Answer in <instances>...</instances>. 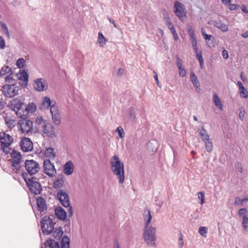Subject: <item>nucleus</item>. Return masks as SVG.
<instances>
[{
  "label": "nucleus",
  "instance_id": "1",
  "mask_svg": "<svg viewBox=\"0 0 248 248\" xmlns=\"http://www.w3.org/2000/svg\"><path fill=\"white\" fill-rule=\"evenodd\" d=\"M63 207H64L67 211L63 209V225L64 231L63 233H69L70 232V218L73 216V210L70 204V198L67 193L63 192Z\"/></svg>",
  "mask_w": 248,
  "mask_h": 248
},
{
  "label": "nucleus",
  "instance_id": "2",
  "mask_svg": "<svg viewBox=\"0 0 248 248\" xmlns=\"http://www.w3.org/2000/svg\"><path fill=\"white\" fill-rule=\"evenodd\" d=\"M111 170L113 173L116 176L120 184L124 181V165L121 162L117 155L113 156L110 160Z\"/></svg>",
  "mask_w": 248,
  "mask_h": 248
},
{
  "label": "nucleus",
  "instance_id": "3",
  "mask_svg": "<svg viewBox=\"0 0 248 248\" xmlns=\"http://www.w3.org/2000/svg\"><path fill=\"white\" fill-rule=\"evenodd\" d=\"M156 229L154 227H144L143 237L145 243L148 246L155 247L156 246Z\"/></svg>",
  "mask_w": 248,
  "mask_h": 248
},
{
  "label": "nucleus",
  "instance_id": "4",
  "mask_svg": "<svg viewBox=\"0 0 248 248\" xmlns=\"http://www.w3.org/2000/svg\"><path fill=\"white\" fill-rule=\"evenodd\" d=\"M28 174L24 172L22 173V176L30 191L35 195L39 194L42 191L40 184L35 181L33 177L28 178Z\"/></svg>",
  "mask_w": 248,
  "mask_h": 248
},
{
  "label": "nucleus",
  "instance_id": "5",
  "mask_svg": "<svg viewBox=\"0 0 248 248\" xmlns=\"http://www.w3.org/2000/svg\"><path fill=\"white\" fill-rule=\"evenodd\" d=\"M13 137L8 134L4 133L0 135V148L5 154L10 152L11 148L9 146L13 142Z\"/></svg>",
  "mask_w": 248,
  "mask_h": 248
},
{
  "label": "nucleus",
  "instance_id": "6",
  "mask_svg": "<svg viewBox=\"0 0 248 248\" xmlns=\"http://www.w3.org/2000/svg\"><path fill=\"white\" fill-rule=\"evenodd\" d=\"M55 223L50 217L45 216L41 221V227L44 234L48 235L54 230Z\"/></svg>",
  "mask_w": 248,
  "mask_h": 248
},
{
  "label": "nucleus",
  "instance_id": "7",
  "mask_svg": "<svg viewBox=\"0 0 248 248\" xmlns=\"http://www.w3.org/2000/svg\"><path fill=\"white\" fill-rule=\"evenodd\" d=\"M9 108L15 111L19 117H22V112L24 111L25 105L19 99L15 98L11 100L8 105Z\"/></svg>",
  "mask_w": 248,
  "mask_h": 248
},
{
  "label": "nucleus",
  "instance_id": "8",
  "mask_svg": "<svg viewBox=\"0 0 248 248\" xmlns=\"http://www.w3.org/2000/svg\"><path fill=\"white\" fill-rule=\"evenodd\" d=\"M0 91L6 97L12 98L18 94L19 88L15 84H6L2 86Z\"/></svg>",
  "mask_w": 248,
  "mask_h": 248
},
{
  "label": "nucleus",
  "instance_id": "9",
  "mask_svg": "<svg viewBox=\"0 0 248 248\" xmlns=\"http://www.w3.org/2000/svg\"><path fill=\"white\" fill-rule=\"evenodd\" d=\"M17 127L22 133L28 134L33 129V123L30 120L22 118L18 121Z\"/></svg>",
  "mask_w": 248,
  "mask_h": 248
},
{
  "label": "nucleus",
  "instance_id": "10",
  "mask_svg": "<svg viewBox=\"0 0 248 248\" xmlns=\"http://www.w3.org/2000/svg\"><path fill=\"white\" fill-rule=\"evenodd\" d=\"M25 167L31 175L36 174L40 170L39 163L33 160H26L25 162Z\"/></svg>",
  "mask_w": 248,
  "mask_h": 248
},
{
  "label": "nucleus",
  "instance_id": "11",
  "mask_svg": "<svg viewBox=\"0 0 248 248\" xmlns=\"http://www.w3.org/2000/svg\"><path fill=\"white\" fill-rule=\"evenodd\" d=\"M11 156L12 158V166L16 170H19L20 169V164L22 159V155L21 154L16 150H13L11 154Z\"/></svg>",
  "mask_w": 248,
  "mask_h": 248
},
{
  "label": "nucleus",
  "instance_id": "12",
  "mask_svg": "<svg viewBox=\"0 0 248 248\" xmlns=\"http://www.w3.org/2000/svg\"><path fill=\"white\" fill-rule=\"evenodd\" d=\"M53 188L57 191V198L62 204V176H59L53 182Z\"/></svg>",
  "mask_w": 248,
  "mask_h": 248
},
{
  "label": "nucleus",
  "instance_id": "13",
  "mask_svg": "<svg viewBox=\"0 0 248 248\" xmlns=\"http://www.w3.org/2000/svg\"><path fill=\"white\" fill-rule=\"evenodd\" d=\"M174 12L175 15L182 20L183 18L186 16V11L184 5L179 1H175L174 4Z\"/></svg>",
  "mask_w": 248,
  "mask_h": 248
},
{
  "label": "nucleus",
  "instance_id": "14",
  "mask_svg": "<svg viewBox=\"0 0 248 248\" xmlns=\"http://www.w3.org/2000/svg\"><path fill=\"white\" fill-rule=\"evenodd\" d=\"M44 168L45 173L50 177H52L56 173L54 166L51 163L49 159L44 161Z\"/></svg>",
  "mask_w": 248,
  "mask_h": 248
},
{
  "label": "nucleus",
  "instance_id": "15",
  "mask_svg": "<svg viewBox=\"0 0 248 248\" xmlns=\"http://www.w3.org/2000/svg\"><path fill=\"white\" fill-rule=\"evenodd\" d=\"M34 88L38 92L46 90L48 88V84L46 80L43 78H39L34 80Z\"/></svg>",
  "mask_w": 248,
  "mask_h": 248
},
{
  "label": "nucleus",
  "instance_id": "16",
  "mask_svg": "<svg viewBox=\"0 0 248 248\" xmlns=\"http://www.w3.org/2000/svg\"><path fill=\"white\" fill-rule=\"evenodd\" d=\"M20 146L24 152L31 151L33 149L32 143L28 138L24 139L20 142Z\"/></svg>",
  "mask_w": 248,
  "mask_h": 248
},
{
  "label": "nucleus",
  "instance_id": "17",
  "mask_svg": "<svg viewBox=\"0 0 248 248\" xmlns=\"http://www.w3.org/2000/svg\"><path fill=\"white\" fill-rule=\"evenodd\" d=\"M75 166L71 161H68L63 166V172L66 175H71L74 171Z\"/></svg>",
  "mask_w": 248,
  "mask_h": 248
},
{
  "label": "nucleus",
  "instance_id": "18",
  "mask_svg": "<svg viewBox=\"0 0 248 248\" xmlns=\"http://www.w3.org/2000/svg\"><path fill=\"white\" fill-rule=\"evenodd\" d=\"M47 123V121L42 117H37L34 122L35 128L38 131H40L45 126H46V124Z\"/></svg>",
  "mask_w": 248,
  "mask_h": 248
},
{
  "label": "nucleus",
  "instance_id": "19",
  "mask_svg": "<svg viewBox=\"0 0 248 248\" xmlns=\"http://www.w3.org/2000/svg\"><path fill=\"white\" fill-rule=\"evenodd\" d=\"M201 31L202 35L203 38L205 40L206 43L209 46H214V42L215 41V37L212 35L206 34L203 28L202 29Z\"/></svg>",
  "mask_w": 248,
  "mask_h": 248
},
{
  "label": "nucleus",
  "instance_id": "20",
  "mask_svg": "<svg viewBox=\"0 0 248 248\" xmlns=\"http://www.w3.org/2000/svg\"><path fill=\"white\" fill-rule=\"evenodd\" d=\"M40 132H43L46 134V136L53 137L54 136V127L52 124L49 123L46 124V126H45Z\"/></svg>",
  "mask_w": 248,
  "mask_h": 248
},
{
  "label": "nucleus",
  "instance_id": "21",
  "mask_svg": "<svg viewBox=\"0 0 248 248\" xmlns=\"http://www.w3.org/2000/svg\"><path fill=\"white\" fill-rule=\"evenodd\" d=\"M50 111L52 114V118L53 122L56 124H59L61 123V116L60 114L56 112V107L52 106L50 108Z\"/></svg>",
  "mask_w": 248,
  "mask_h": 248
},
{
  "label": "nucleus",
  "instance_id": "22",
  "mask_svg": "<svg viewBox=\"0 0 248 248\" xmlns=\"http://www.w3.org/2000/svg\"><path fill=\"white\" fill-rule=\"evenodd\" d=\"M143 218L145 222V227H153L151 224L152 220V216L151 211L148 209L146 208L144 210L143 213Z\"/></svg>",
  "mask_w": 248,
  "mask_h": 248
},
{
  "label": "nucleus",
  "instance_id": "23",
  "mask_svg": "<svg viewBox=\"0 0 248 248\" xmlns=\"http://www.w3.org/2000/svg\"><path fill=\"white\" fill-rule=\"evenodd\" d=\"M37 205L39 210L43 212L47 209V203L44 198L42 197H38L36 199Z\"/></svg>",
  "mask_w": 248,
  "mask_h": 248
},
{
  "label": "nucleus",
  "instance_id": "24",
  "mask_svg": "<svg viewBox=\"0 0 248 248\" xmlns=\"http://www.w3.org/2000/svg\"><path fill=\"white\" fill-rule=\"evenodd\" d=\"M25 110L23 111V115H26L28 114L29 113H32L34 112L36 109V105L33 103H30L28 106L25 105V107H24Z\"/></svg>",
  "mask_w": 248,
  "mask_h": 248
},
{
  "label": "nucleus",
  "instance_id": "25",
  "mask_svg": "<svg viewBox=\"0 0 248 248\" xmlns=\"http://www.w3.org/2000/svg\"><path fill=\"white\" fill-rule=\"evenodd\" d=\"M190 78L194 86L196 89L197 92H199L200 90V83L197 79V76L193 72H191L190 73Z\"/></svg>",
  "mask_w": 248,
  "mask_h": 248
},
{
  "label": "nucleus",
  "instance_id": "26",
  "mask_svg": "<svg viewBox=\"0 0 248 248\" xmlns=\"http://www.w3.org/2000/svg\"><path fill=\"white\" fill-rule=\"evenodd\" d=\"M199 136L203 141H206L209 139V136L207 134V131L202 127L201 128H199L198 130Z\"/></svg>",
  "mask_w": 248,
  "mask_h": 248
},
{
  "label": "nucleus",
  "instance_id": "27",
  "mask_svg": "<svg viewBox=\"0 0 248 248\" xmlns=\"http://www.w3.org/2000/svg\"><path fill=\"white\" fill-rule=\"evenodd\" d=\"M213 100L215 106L220 110H222L223 109V105L219 97L216 93L213 94Z\"/></svg>",
  "mask_w": 248,
  "mask_h": 248
},
{
  "label": "nucleus",
  "instance_id": "28",
  "mask_svg": "<svg viewBox=\"0 0 248 248\" xmlns=\"http://www.w3.org/2000/svg\"><path fill=\"white\" fill-rule=\"evenodd\" d=\"M53 236L57 240H60V242L61 243L62 246V239H61L62 236V229L61 227L59 228L56 229L54 231H52Z\"/></svg>",
  "mask_w": 248,
  "mask_h": 248
},
{
  "label": "nucleus",
  "instance_id": "29",
  "mask_svg": "<svg viewBox=\"0 0 248 248\" xmlns=\"http://www.w3.org/2000/svg\"><path fill=\"white\" fill-rule=\"evenodd\" d=\"M20 76L19 78V79L23 81V83L21 85L26 86L28 81V74L25 71H22V72L20 73Z\"/></svg>",
  "mask_w": 248,
  "mask_h": 248
},
{
  "label": "nucleus",
  "instance_id": "30",
  "mask_svg": "<svg viewBox=\"0 0 248 248\" xmlns=\"http://www.w3.org/2000/svg\"><path fill=\"white\" fill-rule=\"evenodd\" d=\"M55 217L59 219L62 220V207L60 206H54Z\"/></svg>",
  "mask_w": 248,
  "mask_h": 248
},
{
  "label": "nucleus",
  "instance_id": "31",
  "mask_svg": "<svg viewBox=\"0 0 248 248\" xmlns=\"http://www.w3.org/2000/svg\"><path fill=\"white\" fill-rule=\"evenodd\" d=\"M106 38L104 36L101 32H99L97 42L99 44L100 47H103L106 44Z\"/></svg>",
  "mask_w": 248,
  "mask_h": 248
},
{
  "label": "nucleus",
  "instance_id": "32",
  "mask_svg": "<svg viewBox=\"0 0 248 248\" xmlns=\"http://www.w3.org/2000/svg\"><path fill=\"white\" fill-rule=\"evenodd\" d=\"M215 26L224 32L227 31L229 30L228 25L221 21L216 22Z\"/></svg>",
  "mask_w": 248,
  "mask_h": 248
},
{
  "label": "nucleus",
  "instance_id": "33",
  "mask_svg": "<svg viewBox=\"0 0 248 248\" xmlns=\"http://www.w3.org/2000/svg\"><path fill=\"white\" fill-rule=\"evenodd\" d=\"M45 155L50 159L54 158L55 154L54 153V149L52 148H47L46 149L45 153Z\"/></svg>",
  "mask_w": 248,
  "mask_h": 248
},
{
  "label": "nucleus",
  "instance_id": "34",
  "mask_svg": "<svg viewBox=\"0 0 248 248\" xmlns=\"http://www.w3.org/2000/svg\"><path fill=\"white\" fill-rule=\"evenodd\" d=\"M12 70L11 68L8 66H3L0 71V76H4L6 74L12 75Z\"/></svg>",
  "mask_w": 248,
  "mask_h": 248
},
{
  "label": "nucleus",
  "instance_id": "35",
  "mask_svg": "<svg viewBox=\"0 0 248 248\" xmlns=\"http://www.w3.org/2000/svg\"><path fill=\"white\" fill-rule=\"evenodd\" d=\"M50 105L51 100L50 98L48 97H45L43 100L42 107L45 109H48L50 107H52Z\"/></svg>",
  "mask_w": 248,
  "mask_h": 248
},
{
  "label": "nucleus",
  "instance_id": "36",
  "mask_svg": "<svg viewBox=\"0 0 248 248\" xmlns=\"http://www.w3.org/2000/svg\"><path fill=\"white\" fill-rule=\"evenodd\" d=\"M195 54L197 59L199 62L200 67L202 69L204 67V60L202 55V51H200L197 52V53H195Z\"/></svg>",
  "mask_w": 248,
  "mask_h": 248
},
{
  "label": "nucleus",
  "instance_id": "37",
  "mask_svg": "<svg viewBox=\"0 0 248 248\" xmlns=\"http://www.w3.org/2000/svg\"><path fill=\"white\" fill-rule=\"evenodd\" d=\"M0 26L1 27V28L3 31L5 33L6 35L7 36L8 38H9L10 37V33L9 32L8 29L6 25L4 22L0 21Z\"/></svg>",
  "mask_w": 248,
  "mask_h": 248
},
{
  "label": "nucleus",
  "instance_id": "38",
  "mask_svg": "<svg viewBox=\"0 0 248 248\" xmlns=\"http://www.w3.org/2000/svg\"><path fill=\"white\" fill-rule=\"evenodd\" d=\"M204 142L205 143V146L207 151L208 152H211L213 150V144L211 140L209 139L206 141H204Z\"/></svg>",
  "mask_w": 248,
  "mask_h": 248
},
{
  "label": "nucleus",
  "instance_id": "39",
  "mask_svg": "<svg viewBox=\"0 0 248 248\" xmlns=\"http://www.w3.org/2000/svg\"><path fill=\"white\" fill-rule=\"evenodd\" d=\"M242 226L243 229V230L245 232L248 231V217H244L242 222Z\"/></svg>",
  "mask_w": 248,
  "mask_h": 248
},
{
  "label": "nucleus",
  "instance_id": "40",
  "mask_svg": "<svg viewBox=\"0 0 248 248\" xmlns=\"http://www.w3.org/2000/svg\"><path fill=\"white\" fill-rule=\"evenodd\" d=\"M63 248H70V239L67 236H63Z\"/></svg>",
  "mask_w": 248,
  "mask_h": 248
},
{
  "label": "nucleus",
  "instance_id": "41",
  "mask_svg": "<svg viewBox=\"0 0 248 248\" xmlns=\"http://www.w3.org/2000/svg\"><path fill=\"white\" fill-rule=\"evenodd\" d=\"M239 91L240 95L241 97L244 98H247L248 97V92L244 87H241V88L239 89Z\"/></svg>",
  "mask_w": 248,
  "mask_h": 248
},
{
  "label": "nucleus",
  "instance_id": "42",
  "mask_svg": "<svg viewBox=\"0 0 248 248\" xmlns=\"http://www.w3.org/2000/svg\"><path fill=\"white\" fill-rule=\"evenodd\" d=\"M5 124L8 127H11L15 125V121L10 118H4Z\"/></svg>",
  "mask_w": 248,
  "mask_h": 248
},
{
  "label": "nucleus",
  "instance_id": "43",
  "mask_svg": "<svg viewBox=\"0 0 248 248\" xmlns=\"http://www.w3.org/2000/svg\"><path fill=\"white\" fill-rule=\"evenodd\" d=\"M129 119L131 120H134L136 119L135 111L133 108H130L129 110Z\"/></svg>",
  "mask_w": 248,
  "mask_h": 248
},
{
  "label": "nucleus",
  "instance_id": "44",
  "mask_svg": "<svg viewBox=\"0 0 248 248\" xmlns=\"http://www.w3.org/2000/svg\"><path fill=\"white\" fill-rule=\"evenodd\" d=\"M199 232L202 236L206 237V234L207 232V228L205 227L201 226L199 228Z\"/></svg>",
  "mask_w": 248,
  "mask_h": 248
},
{
  "label": "nucleus",
  "instance_id": "45",
  "mask_svg": "<svg viewBox=\"0 0 248 248\" xmlns=\"http://www.w3.org/2000/svg\"><path fill=\"white\" fill-rule=\"evenodd\" d=\"M198 198L200 200V203L203 204L204 202V192H199L197 193Z\"/></svg>",
  "mask_w": 248,
  "mask_h": 248
},
{
  "label": "nucleus",
  "instance_id": "46",
  "mask_svg": "<svg viewBox=\"0 0 248 248\" xmlns=\"http://www.w3.org/2000/svg\"><path fill=\"white\" fill-rule=\"evenodd\" d=\"M179 238L178 241V246L179 248H182L184 245L183 235L182 233H179Z\"/></svg>",
  "mask_w": 248,
  "mask_h": 248
},
{
  "label": "nucleus",
  "instance_id": "47",
  "mask_svg": "<svg viewBox=\"0 0 248 248\" xmlns=\"http://www.w3.org/2000/svg\"><path fill=\"white\" fill-rule=\"evenodd\" d=\"M25 62V60L23 58H19L16 62V65L19 68H23Z\"/></svg>",
  "mask_w": 248,
  "mask_h": 248
},
{
  "label": "nucleus",
  "instance_id": "48",
  "mask_svg": "<svg viewBox=\"0 0 248 248\" xmlns=\"http://www.w3.org/2000/svg\"><path fill=\"white\" fill-rule=\"evenodd\" d=\"M247 212V210L246 208H241L239 210L238 215L243 218L244 217H247L246 216Z\"/></svg>",
  "mask_w": 248,
  "mask_h": 248
},
{
  "label": "nucleus",
  "instance_id": "49",
  "mask_svg": "<svg viewBox=\"0 0 248 248\" xmlns=\"http://www.w3.org/2000/svg\"><path fill=\"white\" fill-rule=\"evenodd\" d=\"M117 131L118 132L119 137L121 138H123L124 137V132L122 127L119 126L117 128Z\"/></svg>",
  "mask_w": 248,
  "mask_h": 248
},
{
  "label": "nucleus",
  "instance_id": "50",
  "mask_svg": "<svg viewBox=\"0 0 248 248\" xmlns=\"http://www.w3.org/2000/svg\"><path fill=\"white\" fill-rule=\"evenodd\" d=\"M50 248H60L58 242L50 240L49 244Z\"/></svg>",
  "mask_w": 248,
  "mask_h": 248
},
{
  "label": "nucleus",
  "instance_id": "51",
  "mask_svg": "<svg viewBox=\"0 0 248 248\" xmlns=\"http://www.w3.org/2000/svg\"><path fill=\"white\" fill-rule=\"evenodd\" d=\"M6 105V102L2 97H0V110H2L4 108Z\"/></svg>",
  "mask_w": 248,
  "mask_h": 248
},
{
  "label": "nucleus",
  "instance_id": "52",
  "mask_svg": "<svg viewBox=\"0 0 248 248\" xmlns=\"http://www.w3.org/2000/svg\"><path fill=\"white\" fill-rule=\"evenodd\" d=\"M179 70V74L182 77H184L186 76V72L185 69L183 67L178 69Z\"/></svg>",
  "mask_w": 248,
  "mask_h": 248
},
{
  "label": "nucleus",
  "instance_id": "53",
  "mask_svg": "<svg viewBox=\"0 0 248 248\" xmlns=\"http://www.w3.org/2000/svg\"><path fill=\"white\" fill-rule=\"evenodd\" d=\"M229 7V9L231 11L235 10L238 8L239 7V5L234 4H231V3L228 5Z\"/></svg>",
  "mask_w": 248,
  "mask_h": 248
},
{
  "label": "nucleus",
  "instance_id": "54",
  "mask_svg": "<svg viewBox=\"0 0 248 248\" xmlns=\"http://www.w3.org/2000/svg\"><path fill=\"white\" fill-rule=\"evenodd\" d=\"M176 64L178 69L183 67V62L178 56L176 57Z\"/></svg>",
  "mask_w": 248,
  "mask_h": 248
},
{
  "label": "nucleus",
  "instance_id": "55",
  "mask_svg": "<svg viewBox=\"0 0 248 248\" xmlns=\"http://www.w3.org/2000/svg\"><path fill=\"white\" fill-rule=\"evenodd\" d=\"M5 47V43L4 39L0 36V48L3 49Z\"/></svg>",
  "mask_w": 248,
  "mask_h": 248
},
{
  "label": "nucleus",
  "instance_id": "56",
  "mask_svg": "<svg viewBox=\"0 0 248 248\" xmlns=\"http://www.w3.org/2000/svg\"><path fill=\"white\" fill-rule=\"evenodd\" d=\"M234 204L235 205H238L239 204L242 205L241 199H240L239 197H236L235 199Z\"/></svg>",
  "mask_w": 248,
  "mask_h": 248
},
{
  "label": "nucleus",
  "instance_id": "57",
  "mask_svg": "<svg viewBox=\"0 0 248 248\" xmlns=\"http://www.w3.org/2000/svg\"><path fill=\"white\" fill-rule=\"evenodd\" d=\"M188 33L189 35V36L190 37V38H192V37H195V35H194V31H193V30L192 29V28H190L188 30Z\"/></svg>",
  "mask_w": 248,
  "mask_h": 248
},
{
  "label": "nucleus",
  "instance_id": "58",
  "mask_svg": "<svg viewBox=\"0 0 248 248\" xmlns=\"http://www.w3.org/2000/svg\"><path fill=\"white\" fill-rule=\"evenodd\" d=\"M222 57L225 59H227L229 57L228 51L225 49L222 51Z\"/></svg>",
  "mask_w": 248,
  "mask_h": 248
},
{
  "label": "nucleus",
  "instance_id": "59",
  "mask_svg": "<svg viewBox=\"0 0 248 248\" xmlns=\"http://www.w3.org/2000/svg\"><path fill=\"white\" fill-rule=\"evenodd\" d=\"M11 75H10L9 76H7L5 78V80L6 82H11L13 81V78L11 77Z\"/></svg>",
  "mask_w": 248,
  "mask_h": 248
},
{
  "label": "nucleus",
  "instance_id": "60",
  "mask_svg": "<svg viewBox=\"0 0 248 248\" xmlns=\"http://www.w3.org/2000/svg\"><path fill=\"white\" fill-rule=\"evenodd\" d=\"M239 118L241 120L244 121V118H245V112L244 111H241L239 113Z\"/></svg>",
  "mask_w": 248,
  "mask_h": 248
},
{
  "label": "nucleus",
  "instance_id": "61",
  "mask_svg": "<svg viewBox=\"0 0 248 248\" xmlns=\"http://www.w3.org/2000/svg\"><path fill=\"white\" fill-rule=\"evenodd\" d=\"M156 202V204L159 207H161L163 205V202L161 201L158 200H155V201Z\"/></svg>",
  "mask_w": 248,
  "mask_h": 248
},
{
  "label": "nucleus",
  "instance_id": "62",
  "mask_svg": "<svg viewBox=\"0 0 248 248\" xmlns=\"http://www.w3.org/2000/svg\"><path fill=\"white\" fill-rule=\"evenodd\" d=\"M192 46L193 49H194L195 53H197V52L201 51L199 49V48L198 47L197 44H196L195 45H192Z\"/></svg>",
  "mask_w": 248,
  "mask_h": 248
},
{
  "label": "nucleus",
  "instance_id": "63",
  "mask_svg": "<svg viewBox=\"0 0 248 248\" xmlns=\"http://www.w3.org/2000/svg\"><path fill=\"white\" fill-rule=\"evenodd\" d=\"M108 20L109 21V22H110V23H111L112 24H113V25H114V27H115V28H117V29H118V26L115 24V21H114L113 19H112L110 18V17H108Z\"/></svg>",
  "mask_w": 248,
  "mask_h": 248
},
{
  "label": "nucleus",
  "instance_id": "64",
  "mask_svg": "<svg viewBox=\"0 0 248 248\" xmlns=\"http://www.w3.org/2000/svg\"><path fill=\"white\" fill-rule=\"evenodd\" d=\"M241 10L242 12L245 13H248V10L247 8V7L245 5L243 4L241 6Z\"/></svg>",
  "mask_w": 248,
  "mask_h": 248
}]
</instances>
